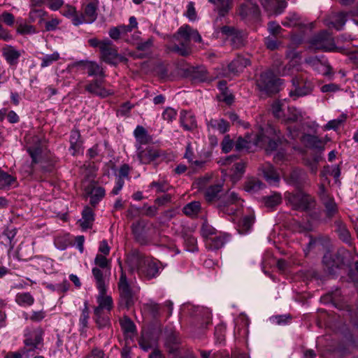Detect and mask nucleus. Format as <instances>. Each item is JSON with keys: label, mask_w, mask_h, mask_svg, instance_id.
<instances>
[{"label": "nucleus", "mask_w": 358, "mask_h": 358, "mask_svg": "<svg viewBox=\"0 0 358 358\" xmlns=\"http://www.w3.org/2000/svg\"><path fill=\"white\" fill-rule=\"evenodd\" d=\"M127 262L132 271H138L139 275L147 280L157 278L164 268L158 259L145 256L138 252H133L129 255Z\"/></svg>", "instance_id": "f257e3e1"}, {"label": "nucleus", "mask_w": 358, "mask_h": 358, "mask_svg": "<svg viewBox=\"0 0 358 358\" xmlns=\"http://www.w3.org/2000/svg\"><path fill=\"white\" fill-rule=\"evenodd\" d=\"M278 131L271 126H267L265 129L259 127V132L255 138L251 135L247 136V139L239 138L236 143V149L241 150L250 148V144L264 148L267 152H271L278 146L276 138H279Z\"/></svg>", "instance_id": "f03ea898"}, {"label": "nucleus", "mask_w": 358, "mask_h": 358, "mask_svg": "<svg viewBox=\"0 0 358 358\" xmlns=\"http://www.w3.org/2000/svg\"><path fill=\"white\" fill-rule=\"evenodd\" d=\"M94 264L92 273L95 285L102 289L104 285L110 282L111 261L106 255L97 254L94 258Z\"/></svg>", "instance_id": "7ed1b4c3"}, {"label": "nucleus", "mask_w": 358, "mask_h": 358, "mask_svg": "<svg viewBox=\"0 0 358 358\" xmlns=\"http://www.w3.org/2000/svg\"><path fill=\"white\" fill-rule=\"evenodd\" d=\"M282 84V80L277 78L272 71H266L260 75L257 81V87L260 91L266 94L274 93L278 90Z\"/></svg>", "instance_id": "20e7f679"}, {"label": "nucleus", "mask_w": 358, "mask_h": 358, "mask_svg": "<svg viewBox=\"0 0 358 358\" xmlns=\"http://www.w3.org/2000/svg\"><path fill=\"white\" fill-rule=\"evenodd\" d=\"M285 196L287 202L295 210H306L311 208L315 203L314 199L303 192L296 194L286 192Z\"/></svg>", "instance_id": "39448f33"}, {"label": "nucleus", "mask_w": 358, "mask_h": 358, "mask_svg": "<svg viewBox=\"0 0 358 358\" xmlns=\"http://www.w3.org/2000/svg\"><path fill=\"white\" fill-rule=\"evenodd\" d=\"M99 0H90L83 6V13L79 15V18L74 20V25L78 26L81 24H90L94 22L97 17V9L99 7Z\"/></svg>", "instance_id": "423d86ee"}, {"label": "nucleus", "mask_w": 358, "mask_h": 358, "mask_svg": "<svg viewBox=\"0 0 358 358\" xmlns=\"http://www.w3.org/2000/svg\"><path fill=\"white\" fill-rule=\"evenodd\" d=\"M100 52L101 59L110 65H116L127 60L123 56L117 53L115 46L110 40L107 43L103 44Z\"/></svg>", "instance_id": "0eeeda50"}, {"label": "nucleus", "mask_w": 358, "mask_h": 358, "mask_svg": "<svg viewBox=\"0 0 358 358\" xmlns=\"http://www.w3.org/2000/svg\"><path fill=\"white\" fill-rule=\"evenodd\" d=\"M43 331L40 328H26L24 334V345L30 347L31 350L38 349L43 343Z\"/></svg>", "instance_id": "6e6552de"}, {"label": "nucleus", "mask_w": 358, "mask_h": 358, "mask_svg": "<svg viewBox=\"0 0 358 358\" xmlns=\"http://www.w3.org/2000/svg\"><path fill=\"white\" fill-rule=\"evenodd\" d=\"M108 285L109 283H106L102 289L96 287L99 291L97 296V303L99 305L94 309V315L99 316L102 311H110L113 308V299L110 296L106 294Z\"/></svg>", "instance_id": "1a4fd4ad"}, {"label": "nucleus", "mask_w": 358, "mask_h": 358, "mask_svg": "<svg viewBox=\"0 0 358 358\" xmlns=\"http://www.w3.org/2000/svg\"><path fill=\"white\" fill-rule=\"evenodd\" d=\"M121 275L118 282V288L121 297V302L124 303V306L129 307L133 301V296L129 284L127 280L126 274L123 272L121 268Z\"/></svg>", "instance_id": "9d476101"}, {"label": "nucleus", "mask_w": 358, "mask_h": 358, "mask_svg": "<svg viewBox=\"0 0 358 358\" xmlns=\"http://www.w3.org/2000/svg\"><path fill=\"white\" fill-rule=\"evenodd\" d=\"M224 199V203L220 206L221 210L229 215L234 214L241 203L238 195L234 192L229 191L225 195Z\"/></svg>", "instance_id": "9b49d317"}, {"label": "nucleus", "mask_w": 358, "mask_h": 358, "mask_svg": "<svg viewBox=\"0 0 358 358\" xmlns=\"http://www.w3.org/2000/svg\"><path fill=\"white\" fill-rule=\"evenodd\" d=\"M74 66L80 70L87 71L90 76L104 77V71L102 67L93 61H79L75 63Z\"/></svg>", "instance_id": "f8f14e48"}, {"label": "nucleus", "mask_w": 358, "mask_h": 358, "mask_svg": "<svg viewBox=\"0 0 358 358\" xmlns=\"http://www.w3.org/2000/svg\"><path fill=\"white\" fill-rule=\"evenodd\" d=\"M302 143L307 148L323 150L327 141H329L327 136L319 138L317 136L305 134L301 137Z\"/></svg>", "instance_id": "ddd939ff"}, {"label": "nucleus", "mask_w": 358, "mask_h": 358, "mask_svg": "<svg viewBox=\"0 0 358 358\" xmlns=\"http://www.w3.org/2000/svg\"><path fill=\"white\" fill-rule=\"evenodd\" d=\"M331 42V36L327 32L324 31L313 40L312 44L317 49H321L324 51H333L335 47Z\"/></svg>", "instance_id": "4468645a"}, {"label": "nucleus", "mask_w": 358, "mask_h": 358, "mask_svg": "<svg viewBox=\"0 0 358 358\" xmlns=\"http://www.w3.org/2000/svg\"><path fill=\"white\" fill-rule=\"evenodd\" d=\"M306 63L312 67L315 71L322 75H327L330 73V66L325 60H322L317 57H310L306 59Z\"/></svg>", "instance_id": "2eb2a0df"}, {"label": "nucleus", "mask_w": 358, "mask_h": 358, "mask_svg": "<svg viewBox=\"0 0 358 358\" xmlns=\"http://www.w3.org/2000/svg\"><path fill=\"white\" fill-rule=\"evenodd\" d=\"M262 5L271 15L280 14L287 6L284 0H260Z\"/></svg>", "instance_id": "dca6fc26"}, {"label": "nucleus", "mask_w": 358, "mask_h": 358, "mask_svg": "<svg viewBox=\"0 0 358 358\" xmlns=\"http://www.w3.org/2000/svg\"><path fill=\"white\" fill-rule=\"evenodd\" d=\"M260 170L268 183L273 186H277L280 182V176L271 164H265L262 166Z\"/></svg>", "instance_id": "f3484780"}, {"label": "nucleus", "mask_w": 358, "mask_h": 358, "mask_svg": "<svg viewBox=\"0 0 358 358\" xmlns=\"http://www.w3.org/2000/svg\"><path fill=\"white\" fill-rule=\"evenodd\" d=\"M159 156V152L151 148H146L143 150H141L140 148H138L137 157L141 164H150L154 162Z\"/></svg>", "instance_id": "a211bd4d"}, {"label": "nucleus", "mask_w": 358, "mask_h": 358, "mask_svg": "<svg viewBox=\"0 0 358 358\" xmlns=\"http://www.w3.org/2000/svg\"><path fill=\"white\" fill-rule=\"evenodd\" d=\"M247 2L241 5L239 15L242 18L257 17L259 15L258 6L250 2V0H245Z\"/></svg>", "instance_id": "6ab92c4d"}, {"label": "nucleus", "mask_w": 358, "mask_h": 358, "mask_svg": "<svg viewBox=\"0 0 358 358\" xmlns=\"http://www.w3.org/2000/svg\"><path fill=\"white\" fill-rule=\"evenodd\" d=\"M85 89L89 92L103 98L106 97L113 93L112 90L106 89L103 86H102L101 82L97 80L93 81L92 83L87 85Z\"/></svg>", "instance_id": "aec40b11"}, {"label": "nucleus", "mask_w": 358, "mask_h": 358, "mask_svg": "<svg viewBox=\"0 0 358 358\" xmlns=\"http://www.w3.org/2000/svg\"><path fill=\"white\" fill-rule=\"evenodd\" d=\"M180 122L185 130H192L196 127V121L194 115L191 113L182 110L180 115Z\"/></svg>", "instance_id": "412c9836"}, {"label": "nucleus", "mask_w": 358, "mask_h": 358, "mask_svg": "<svg viewBox=\"0 0 358 358\" xmlns=\"http://www.w3.org/2000/svg\"><path fill=\"white\" fill-rule=\"evenodd\" d=\"M3 55L10 65H15L20 57V52L11 45H6L2 50Z\"/></svg>", "instance_id": "4be33fe9"}, {"label": "nucleus", "mask_w": 358, "mask_h": 358, "mask_svg": "<svg viewBox=\"0 0 358 358\" xmlns=\"http://www.w3.org/2000/svg\"><path fill=\"white\" fill-rule=\"evenodd\" d=\"M303 120V113L299 109L294 107H287V113L283 117V122L289 124L292 122H301Z\"/></svg>", "instance_id": "5701e85b"}, {"label": "nucleus", "mask_w": 358, "mask_h": 358, "mask_svg": "<svg viewBox=\"0 0 358 358\" xmlns=\"http://www.w3.org/2000/svg\"><path fill=\"white\" fill-rule=\"evenodd\" d=\"M94 220V216L92 208L85 207L82 213V218L79 220L80 227L83 230L91 228Z\"/></svg>", "instance_id": "b1692460"}, {"label": "nucleus", "mask_w": 358, "mask_h": 358, "mask_svg": "<svg viewBox=\"0 0 358 358\" xmlns=\"http://www.w3.org/2000/svg\"><path fill=\"white\" fill-rule=\"evenodd\" d=\"M250 64V61L242 57H238L233 60L228 66L229 71L233 74H236L243 70L245 67Z\"/></svg>", "instance_id": "393cba45"}, {"label": "nucleus", "mask_w": 358, "mask_h": 358, "mask_svg": "<svg viewBox=\"0 0 358 358\" xmlns=\"http://www.w3.org/2000/svg\"><path fill=\"white\" fill-rule=\"evenodd\" d=\"M255 217L252 214L244 216L237 224V231L240 234H246L250 231Z\"/></svg>", "instance_id": "a878e982"}, {"label": "nucleus", "mask_w": 358, "mask_h": 358, "mask_svg": "<svg viewBox=\"0 0 358 358\" xmlns=\"http://www.w3.org/2000/svg\"><path fill=\"white\" fill-rule=\"evenodd\" d=\"M208 130L224 134L229 129V123L223 119H211L207 123Z\"/></svg>", "instance_id": "bb28decb"}, {"label": "nucleus", "mask_w": 358, "mask_h": 358, "mask_svg": "<svg viewBox=\"0 0 358 358\" xmlns=\"http://www.w3.org/2000/svg\"><path fill=\"white\" fill-rule=\"evenodd\" d=\"M227 241L226 236L219 234L208 238L206 241V243L207 247L210 250H218L224 246Z\"/></svg>", "instance_id": "cd10ccee"}, {"label": "nucleus", "mask_w": 358, "mask_h": 358, "mask_svg": "<svg viewBox=\"0 0 358 358\" xmlns=\"http://www.w3.org/2000/svg\"><path fill=\"white\" fill-rule=\"evenodd\" d=\"M264 184L257 178H252L247 180L245 183L244 189L250 194H255L262 189Z\"/></svg>", "instance_id": "c85d7f7f"}, {"label": "nucleus", "mask_w": 358, "mask_h": 358, "mask_svg": "<svg viewBox=\"0 0 358 358\" xmlns=\"http://www.w3.org/2000/svg\"><path fill=\"white\" fill-rule=\"evenodd\" d=\"M286 108L287 107L286 106L285 101H275L271 106V110L273 115L276 118L280 119L282 122L285 115V110Z\"/></svg>", "instance_id": "c756f323"}, {"label": "nucleus", "mask_w": 358, "mask_h": 358, "mask_svg": "<svg viewBox=\"0 0 358 358\" xmlns=\"http://www.w3.org/2000/svg\"><path fill=\"white\" fill-rule=\"evenodd\" d=\"M80 134L78 130H73L70 136V150H72V155H75L80 151L81 142L80 141Z\"/></svg>", "instance_id": "7c9ffc66"}, {"label": "nucleus", "mask_w": 358, "mask_h": 358, "mask_svg": "<svg viewBox=\"0 0 358 358\" xmlns=\"http://www.w3.org/2000/svg\"><path fill=\"white\" fill-rule=\"evenodd\" d=\"M16 303L23 307L31 306L34 302V298L29 292L18 293L15 296Z\"/></svg>", "instance_id": "2f4dec72"}, {"label": "nucleus", "mask_w": 358, "mask_h": 358, "mask_svg": "<svg viewBox=\"0 0 358 358\" xmlns=\"http://www.w3.org/2000/svg\"><path fill=\"white\" fill-rule=\"evenodd\" d=\"M59 59L60 55L58 52H54L52 54L45 55L44 56L40 58L41 61V67H48L52 64L54 62L58 61Z\"/></svg>", "instance_id": "473e14b6"}, {"label": "nucleus", "mask_w": 358, "mask_h": 358, "mask_svg": "<svg viewBox=\"0 0 358 358\" xmlns=\"http://www.w3.org/2000/svg\"><path fill=\"white\" fill-rule=\"evenodd\" d=\"M90 318V310L87 306V302H85L84 308L82 310L80 317L79 318L80 330L83 332L85 331L87 327L88 320Z\"/></svg>", "instance_id": "72a5a7b5"}, {"label": "nucleus", "mask_w": 358, "mask_h": 358, "mask_svg": "<svg viewBox=\"0 0 358 358\" xmlns=\"http://www.w3.org/2000/svg\"><path fill=\"white\" fill-rule=\"evenodd\" d=\"M245 164L243 162L236 163L232 166L233 173L231 174V180L234 182L238 181L245 171Z\"/></svg>", "instance_id": "f704fd0d"}, {"label": "nucleus", "mask_w": 358, "mask_h": 358, "mask_svg": "<svg viewBox=\"0 0 358 358\" xmlns=\"http://www.w3.org/2000/svg\"><path fill=\"white\" fill-rule=\"evenodd\" d=\"M200 209V203L199 201H192L184 206L183 213L188 216H194L199 213Z\"/></svg>", "instance_id": "c9c22d12"}, {"label": "nucleus", "mask_w": 358, "mask_h": 358, "mask_svg": "<svg viewBox=\"0 0 358 358\" xmlns=\"http://www.w3.org/2000/svg\"><path fill=\"white\" fill-rule=\"evenodd\" d=\"M139 345L144 351H148L152 348L155 349L157 342L155 340H150L148 335L143 334L139 341Z\"/></svg>", "instance_id": "e433bc0d"}, {"label": "nucleus", "mask_w": 358, "mask_h": 358, "mask_svg": "<svg viewBox=\"0 0 358 358\" xmlns=\"http://www.w3.org/2000/svg\"><path fill=\"white\" fill-rule=\"evenodd\" d=\"M222 189V185H215L210 186L205 192V198L208 201H213Z\"/></svg>", "instance_id": "4c0bfd02"}, {"label": "nucleus", "mask_w": 358, "mask_h": 358, "mask_svg": "<svg viewBox=\"0 0 358 358\" xmlns=\"http://www.w3.org/2000/svg\"><path fill=\"white\" fill-rule=\"evenodd\" d=\"M148 187L150 189H155L157 193L167 192L171 188V186L165 180L153 181Z\"/></svg>", "instance_id": "58836bf2"}, {"label": "nucleus", "mask_w": 358, "mask_h": 358, "mask_svg": "<svg viewBox=\"0 0 358 358\" xmlns=\"http://www.w3.org/2000/svg\"><path fill=\"white\" fill-rule=\"evenodd\" d=\"M331 24L336 29L340 30L345 25L346 22V15L343 13H340L332 15Z\"/></svg>", "instance_id": "ea45409f"}, {"label": "nucleus", "mask_w": 358, "mask_h": 358, "mask_svg": "<svg viewBox=\"0 0 358 358\" xmlns=\"http://www.w3.org/2000/svg\"><path fill=\"white\" fill-rule=\"evenodd\" d=\"M61 13L64 16L71 18L73 24L74 20L76 18H79V15L77 14L76 8L68 4L62 8Z\"/></svg>", "instance_id": "a19ab883"}, {"label": "nucleus", "mask_w": 358, "mask_h": 358, "mask_svg": "<svg viewBox=\"0 0 358 358\" xmlns=\"http://www.w3.org/2000/svg\"><path fill=\"white\" fill-rule=\"evenodd\" d=\"M105 195V190L101 187H94L91 192L90 202L95 204L99 202Z\"/></svg>", "instance_id": "79ce46f5"}, {"label": "nucleus", "mask_w": 358, "mask_h": 358, "mask_svg": "<svg viewBox=\"0 0 358 358\" xmlns=\"http://www.w3.org/2000/svg\"><path fill=\"white\" fill-rule=\"evenodd\" d=\"M282 201L281 195L278 193H274L270 196L264 199L265 206L268 208H273L278 205Z\"/></svg>", "instance_id": "37998d69"}, {"label": "nucleus", "mask_w": 358, "mask_h": 358, "mask_svg": "<svg viewBox=\"0 0 358 358\" xmlns=\"http://www.w3.org/2000/svg\"><path fill=\"white\" fill-rule=\"evenodd\" d=\"M282 24L286 27H294L299 25L301 24L300 17L298 14L295 13H291L283 21Z\"/></svg>", "instance_id": "c03bdc74"}, {"label": "nucleus", "mask_w": 358, "mask_h": 358, "mask_svg": "<svg viewBox=\"0 0 358 358\" xmlns=\"http://www.w3.org/2000/svg\"><path fill=\"white\" fill-rule=\"evenodd\" d=\"M134 135L140 143H146L148 134L146 130L142 126H137L134 131Z\"/></svg>", "instance_id": "a18cd8bd"}, {"label": "nucleus", "mask_w": 358, "mask_h": 358, "mask_svg": "<svg viewBox=\"0 0 358 358\" xmlns=\"http://www.w3.org/2000/svg\"><path fill=\"white\" fill-rule=\"evenodd\" d=\"M192 31L193 29L188 25H185L178 29L177 34L178 37L187 42L190 41V35L192 34Z\"/></svg>", "instance_id": "49530a36"}, {"label": "nucleus", "mask_w": 358, "mask_h": 358, "mask_svg": "<svg viewBox=\"0 0 358 358\" xmlns=\"http://www.w3.org/2000/svg\"><path fill=\"white\" fill-rule=\"evenodd\" d=\"M234 0H219L217 6L221 15L227 13L232 6Z\"/></svg>", "instance_id": "de8ad7c7"}, {"label": "nucleus", "mask_w": 358, "mask_h": 358, "mask_svg": "<svg viewBox=\"0 0 358 358\" xmlns=\"http://www.w3.org/2000/svg\"><path fill=\"white\" fill-rule=\"evenodd\" d=\"M17 31L20 34H33L36 33V29L32 25L22 22L19 24Z\"/></svg>", "instance_id": "09e8293b"}, {"label": "nucleus", "mask_w": 358, "mask_h": 358, "mask_svg": "<svg viewBox=\"0 0 358 358\" xmlns=\"http://www.w3.org/2000/svg\"><path fill=\"white\" fill-rule=\"evenodd\" d=\"M323 203L328 215L332 216L337 210V206L334 199L329 197L327 199L323 200Z\"/></svg>", "instance_id": "8fccbe9b"}, {"label": "nucleus", "mask_w": 358, "mask_h": 358, "mask_svg": "<svg viewBox=\"0 0 358 358\" xmlns=\"http://www.w3.org/2000/svg\"><path fill=\"white\" fill-rule=\"evenodd\" d=\"M287 57L290 59V65L293 68H296L299 71L297 66L301 63V58L299 55L294 50H290L287 54Z\"/></svg>", "instance_id": "3c124183"}, {"label": "nucleus", "mask_w": 358, "mask_h": 358, "mask_svg": "<svg viewBox=\"0 0 358 358\" xmlns=\"http://www.w3.org/2000/svg\"><path fill=\"white\" fill-rule=\"evenodd\" d=\"M306 174L305 173L300 169H294L290 173V178L289 179V182L292 183H299L301 180L303 179Z\"/></svg>", "instance_id": "603ef678"}, {"label": "nucleus", "mask_w": 358, "mask_h": 358, "mask_svg": "<svg viewBox=\"0 0 358 358\" xmlns=\"http://www.w3.org/2000/svg\"><path fill=\"white\" fill-rule=\"evenodd\" d=\"M120 324L122 329L127 333H133L135 331L134 322L128 317H124L121 320Z\"/></svg>", "instance_id": "864d4df0"}, {"label": "nucleus", "mask_w": 358, "mask_h": 358, "mask_svg": "<svg viewBox=\"0 0 358 358\" xmlns=\"http://www.w3.org/2000/svg\"><path fill=\"white\" fill-rule=\"evenodd\" d=\"M331 175L335 179H338L341 175L340 169L338 166L327 167L322 173V176L324 177L326 174Z\"/></svg>", "instance_id": "5fc2aeb1"}, {"label": "nucleus", "mask_w": 358, "mask_h": 358, "mask_svg": "<svg viewBox=\"0 0 358 358\" xmlns=\"http://www.w3.org/2000/svg\"><path fill=\"white\" fill-rule=\"evenodd\" d=\"M176 110L172 108H167L164 110L162 117L164 120L172 122L176 118Z\"/></svg>", "instance_id": "6e6d98bb"}, {"label": "nucleus", "mask_w": 358, "mask_h": 358, "mask_svg": "<svg viewBox=\"0 0 358 358\" xmlns=\"http://www.w3.org/2000/svg\"><path fill=\"white\" fill-rule=\"evenodd\" d=\"M28 350L22 349L20 351L10 352L6 356L5 358H28Z\"/></svg>", "instance_id": "4d7b16f0"}, {"label": "nucleus", "mask_w": 358, "mask_h": 358, "mask_svg": "<svg viewBox=\"0 0 358 358\" xmlns=\"http://www.w3.org/2000/svg\"><path fill=\"white\" fill-rule=\"evenodd\" d=\"M186 16L191 21H194L196 19V13L193 2H189L188 3L187 7Z\"/></svg>", "instance_id": "13d9d810"}, {"label": "nucleus", "mask_w": 358, "mask_h": 358, "mask_svg": "<svg viewBox=\"0 0 358 358\" xmlns=\"http://www.w3.org/2000/svg\"><path fill=\"white\" fill-rule=\"evenodd\" d=\"M110 251V248L106 240H103L99 243L98 255H108Z\"/></svg>", "instance_id": "bf43d9fd"}, {"label": "nucleus", "mask_w": 358, "mask_h": 358, "mask_svg": "<svg viewBox=\"0 0 358 358\" xmlns=\"http://www.w3.org/2000/svg\"><path fill=\"white\" fill-rule=\"evenodd\" d=\"M233 141L229 136H226L222 143V148L224 152H229L233 148Z\"/></svg>", "instance_id": "052dcab7"}, {"label": "nucleus", "mask_w": 358, "mask_h": 358, "mask_svg": "<svg viewBox=\"0 0 358 358\" xmlns=\"http://www.w3.org/2000/svg\"><path fill=\"white\" fill-rule=\"evenodd\" d=\"M48 7L52 10H59L64 4L63 0H45Z\"/></svg>", "instance_id": "680f3d73"}, {"label": "nucleus", "mask_w": 358, "mask_h": 358, "mask_svg": "<svg viewBox=\"0 0 358 358\" xmlns=\"http://www.w3.org/2000/svg\"><path fill=\"white\" fill-rule=\"evenodd\" d=\"M340 238L346 243H350V234L345 227H340L338 229Z\"/></svg>", "instance_id": "e2e57ef3"}, {"label": "nucleus", "mask_w": 358, "mask_h": 358, "mask_svg": "<svg viewBox=\"0 0 358 358\" xmlns=\"http://www.w3.org/2000/svg\"><path fill=\"white\" fill-rule=\"evenodd\" d=\"M13 182L14 178L11 176L1 172V188L12 185Z\"/></svg>", "instance_id": "0e129e2a"}, {"label": "nucleus", "mask_w": 358, "mask_h": 358, "mask_svg": "<svg viewBox=\"0 0 358 358\" xmlns=\"http://www.w3.org/2000/svg\"><path fill=\"white\" fill-rule=\"evenodd\" d=\"M289 315H277L275 317H272L270 318V320L276 324H286L287 322V320L289 319Z\"/></svg>", "instance_id": "69168bd1"}, {"label": "nucleus", "mask_w": 358, "mask_h": 358, "mask_svg": "<svg viewBox=\"0 0 358 358\" xmlns=\"http://www.w3.org/2000/svg\"><path fill=\"white\" fill-rule=\"evenodd\" d=\"M1 20L7 25L12 26L14 24L15 18L11 13L3 12L1 13Z\"/></svg>", "instance_id": "338daca9"}, {"label": "nucleus", "mask_w": 358, "mask_h": 358, "mask_svg": "<svg viewBox=\"0 0 358 358\" xmlns=\"http://www.w3.org/2000/svg\"><path fill=\"white\" fill-rule=\"evenodd\" d=\"M201 232L203 236L207 239L215 234V229L208 224H203L201 228Z\"/></svg>", "instance_id": "774afa93"}]
</instances>
